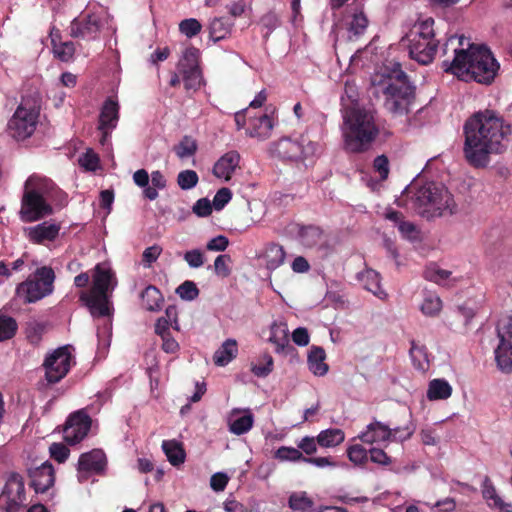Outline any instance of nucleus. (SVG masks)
<instances>
[{
  "label": "nucleus",
  "mask_w": 512,
  "mask_h": 512,
  "mask_svg": "<svg viewBox=\"0 0 512 512\" xmlns=\"http://www.w3.org/2000/svg\"><path fill=\"white\" fill-rule=\"evenodd\" d=\"M512 127L499 114L486 109L474 113L464 124V157L475 168H485L491 155L504 152Z\"/></svg>",
  "instance_id": "1"
},
{
  "label": "nucleus",
  "mask_w": 512,
  "mask_h": 512,
  "mask_svg": "<svg viewBox=\"0 0 512 512\" xmlns=\"http://www.w3.org/2000/svg\"><path fill=\"white\" fill-rule=\"evenodd\" d=\"M449 46L453 47L454 58L451 62H443L445 72L460 80H474L484 85H490L495 80L500 65L489 48L470 43L464 36L450 37L445 49Z\"/></svg>",
  "instance_id": "2"
},
{
  "label": "nucleus",
  "mask_w": 512,
  "mask_h": 512,
  "mask_svg": "<svg viewBox=\"0 0 512 512\" xmlns=\"http://www.w3.org/2000/svg\"><path fill=\"white\" fill-rule=\"evenodd\" d=\"M372 84L375 94L383 97V105L387 111L395 115L408 113V107L414 99V87L399 63L375 74Z\"/></svg>",
  "instance_id": "3"
},
{
  "label": "nucleus",
  "mask_w": 512,
  "mask_h": 512,
  "mask_svg": "<svg viewBox=\"0 0 512 512\" xmlns=\"http://www.w3.org/2000/svg\"><path fill=\"white\" fill-rule=\"evenodd\" d=\"M344 124L345 148L352 153L368 151L379 134L373 113L363 108L347 109Z\"/></svg>",
  "instance_id": "4"
},
{
  "label": "nucleus",
  "mask_w": 512,
  "mask_h": 512,
  "mask_svg": "<svg viewBox=\"0 0 512 512\" xmlns=\"http://www.w3.org/2000/svg\"><path fill=\"white\" fill-rule=\"evenodd\" d=\"M458 211L452 193L440 183L429 181L418 187V215L428 220L452 216Z\"/></svg>",
  "instance_id": "5"
},
{
  "label": "nucleus",
  "mask_w": 512,
  "mask_h": 512,
  "mask_svg": "<svg viewBox=\"0 0 512 512\" xmlns=\"http://www.w3.org/2000/svg\"><path fill=\"white\" fill-rule=\"evenodd\" d=\"M48 185V180L35 175L26 180L20 209L22 221L34 222L52 214L53 209L44 197Z\"/></svg>",
  "instance_id": "6"
},
{
  "label": "nucleus",
  "mask_w": 512,
  "mask_h": 512,
  "mask_svg": "<svg viewBox=\"0 0 512 512\" xmlns=\"http://www.w3.org/2000/svg\"><path fill=\"white\" fill-rule=\"evenodd\" d=\"M112 278L113 273L110 269L97 264L93 269L91 288L80 292V301L89 309L93 317L110 315L108 291Z\"/></svg>",
  "instance_id": "7"
},
{
  "label": "nucleus",
  "mask_w": 512,
  "mask_h": 512,
  "mask_svg": "<svg viewBox=\"0 0 512 512\" xmlns=\"http://www.w3.org/2000/svg\"><path fill=\"white\" fill-rule=\"evenodd\" d=\"M55 273L51 267L37 268L25 281L16 287V295L24 303H34L53 291Z\"/></svg>",
  "instance_id": "8"
},
{
  "label": "nucleus",
  "mask_w": 512,
  "mask_h": 512,
  "mask_svg": "<svg viewBox=\"0 0 512 512\" xmlns=\"http://www.w3.org/2000/svg\"><path fill=\"white\" fill-rule=\"evenodd\" d=\"M38 118L39 108L22 101L8 122L10 136L18 141L29 138L36 129Z\"/></svg>",
  "instance_id": "9"
},
{
  "label": "nucleus",
  "mask_w": 512,
  "mask_h": 512,
  "mask_svg": "<svg viewBox=\"0 0 512 512\" xmlns=\"http://www.w3.org/2000/svg\"><path fill=\"white\" fill-rule=\"evenodd\" d=\"M25 502L24 479L19 473L12 472L0 496V506L5 512H20L26 506Z\"/></svg>",
  "instance_id": "10"
},
{
  "label": "nucleus",
  "mask_w": 512,
  "mask_h": 512,
  "mask_svg": "<svg viewBox=\"0 0 512 512\" xmlns=\"http://www.w3.org/2000/svg\"><path fill=\"white\" fill-rule=\"evenodd\" d=\"M200 50L194 46L185 49L177 64L186 90H196L201 85L202 73L199 66Z\"/></svg>",
  "instance_id": "11"
},
{
  "label": "nucleus",
  "mask_w": 512,
  "mask_h": 512,
  "mask_svg": "<svg viewBox=\"0 0 512 512\" xmlns=\"http://www.w3.org/2000/svg\"><path fill=\"white\" fill-rule=\"evenodd\" d=\"M248 108L235 113V123L237 129H246L249 137L265 140L271 136L273 129L272 119L267 114L249 116L247 120Z\"/></svg>",
  "instance_id": "12"
},
{
  "label": "nucleus",
  "mask_w": 512,
  "mask_h": 512,
  "mask_svg": "<svg viewBox=\"0 0 512 512\" xmlns=\"http://www.w3.org/2000/svg\"><path fill=\"white\" fill-rule=\"evenodd\" d=\"M72 355L69 346L59 347L46 356L43 366L48 383L55 384L61 381L71 368Z\"/></svg>",
  "instance_id": "13"
},
{
  "label": "nucleus",
  "mask_w": 512,
  "mask_h": 512,
  "mask_svg": "<svg viewBox=\"0 0 512 512\" xmlns=\"http://www.w3.org/2000/svg\"><path fill=\"white\" fill-rule=\"evenodd\" d=\"M272 151L283 160L303 161L315 153L316 144L308 141L304 145L303 142L292 140L291 138H282L273 143Z\"/></svg>",
  "instance_id": "14"
},
{
  "label": "nucleus",
  "mask_w": 512,
  "mask_h": 512,
  "mask_svg": "<svg viewBox=\"0 0 512 512\" xmlns=\"http://www.w3.org/2000/svg\"><path fill=\"white\" fill-rule=\"evenodd\" d=\"M91 425L92 419L84 410H78L70 414L63 429L65 442L70 445L79 443L87 436Z\"/></svg>",
  "instance_id": "15"
},
{
  "label": "nucleus",
  "mask_w": 512,
  "mask_h": 512,
  "mask_svg": "<svg viewBox=\"0 0 512 512\" xmlns=\"http://www.w3.org/2000/svg\"><path fill=\"white\" fill-rule=\"evenodd\" d=\"M434 20L427 18L418 27V64H429L437 52V42L434 37Z\"/></svg>",
  "instance_id": "16"
},
{
  "label": "nucleus",
  "mask_w": 512,
  "mask_h": 512,
  "mask_svg": "<svg viewBox=\"0 0 512 512\" xmlns=\"http://www.w3.org/2000/svg\"><path fill=\"white\" fill-rule=\"evenodd\" d=\"M500 342L495 350V360L498 368L505 373L512 370V316L504 333L498 332Z\"/></svg>",
  "instance_id": "17"
},
{
  "label": "nucleus",
  "mask_w": 512,
  "mask_h": 512,
  "mask_svg": "<svg viewBox=\"0 0 512 512\" xmlns=\"http://www.w3.org/2000/svg\"><path fill=\"white\" fill-rule=\"evenodd\" d=\"M30 486L36 493H44L54 485L55 471L49 461L28 469Z\"/></svg>",
  "instance_id": "18"
},
{
  "label": "nucleus",
  "mask_w": 512,
  "mask_h": 512,
  "mask_svg": "<svg viewBox=\"0 0 512 512\" xmlns=\"http://www.w3.org/2000/svg\"><path fill=\"white\" fill-rule=\"evenodd\" d=\"M100 31V20L95 14H87L71 22L70 35L74 38L94 39Z\"/></svg>",
  "instance_id": "19"
},
{
  "label": "nucleus",
  "mask_w": 512,
  "mask_h": 512,
  "mask_svg": "<svg viewBox=\"0 0 512 512\" xmlns=\"http://www.w3.org/2000/svg\"><path fill=\"white\" fill-rule=\"evenodd\" d=\"M422 276L427 281L445 287H453L462 279L461 276H453L452 271L442 269L438 264L434 262L425 266L422 272Z\"/></svg>",
  "instance_id": "20"
},
{
  "label": "nucleus",
  "mask_w": 512,
  "mask_h": 512,
  "mask_svg": "<svg viewBox=\"0 0 512 512\" xmlns=\"http://www.w3.org/2000/svg\"><path fill=\"white\" fill-rule=\"evenodd\" d=\"M106 464L107 461L104 452L101 449H93L90 452L80 455L78 471L100 474L105 470Z\"/></svg>",
  "instance_id": "21"
},
{
  "label": "nucleus",
  "mask_w": 512,
  "mask_h": 512,
  "mask_svg": "<svg viewBox=\"0 0 512 512\" xmlns=\"http://www.w3.org/2000/svg\"><path fill=\"white\" fill-rule=\"evenodd\" d=\"M398 429H390L388 426L375 421L367 426L365 432L359 435V439L365 444H374L388 441L396 437Z\"/></svg>",
  "instance_id": "22"
},
{
  "label": "nucleus",
  "mask_w": 512,
  "mask_h": 512,
  "mask_svg": "<svg viewBox=\"0 0 512 512\" xmlns=\"http://www.w3.org/2000/svg\"><path fill=\"white\" fill-rule=\"evenodd\" d=\"M239 162L240 154L235 150L228 151L214 164V176L217 178H224L225 181H229L232 177V174L239 166Z\"/></svg>",
  "instance_id": "23"
},
{
  "label": "nucleus",
  "mask_w": 512,
  "mask_h": 512,
  "mask_svg": "<svg viewBox=\"0 0 512 512\" xmlns=\"http://www.w3.org/2000/svg\"><path fill=\"white\" fill-rule=\"evenodd\" d=\"M119 109L118 101L108 97L100 110L98 129H115L119 121Z\"/></svg>",
  "instance_id": "24"
},
{
  "label": "nucleus",
  "mask_w": 512,
  "mask_h": 512,
  "mask_svg": "<svg viewBox=\"0 0 512 512\" xmlns=\"http://www.w3.org/2000/svg\"><path fill=\"white\" fill-rule=\"evenodd\" d=\"M357 278L367 291L371 292L379 299L383 300L387 297V293L381 287V277L377 271L365 269L357 274Z\"/></svg>",
  "instance_id": "25"
},
{
  "label": "nucleus",
  "mask_w": 512,
  "mask_h": 512,
  "mask_svg": "<svg viewBox=\"0 0 512 512\" xmlns=\"http://www.w3.org/2000/svg\"><path fill=\"white\" fill-rule=\"evenodd\" d=\"M60 227L56 224H48L43 222L30 228L29 238L36 244H42L45 241H53L59 234Z\"/></svg>",
  "instance_id": "26"
},
{
  "label": "nucleus",
  "mask_w": 512,
  "mask_h": 512,
  "mask_svg": "<svg viewBox=\"0 0 512 512\" xmlns=\"http://www.w3.org/2000/svg\"><path fill=\"white\" fill-rule=\"evenodd\" d=\"M326 353L320 346H312L308 354V367L316 376H324L328 372V365L325 363Z\"/></svg>",
  "instance_id": "27"
},
{
  "label": "nucleus",
  "mask_w": 512,
  "mask_h": 512,
  "mask_svg": "<svg viewBox=\"0 0 512 512\" xmlns=\"http://www.w3.org/2000/svg\"><path fill=\"white\" fill-rule=\"evenodd\" d=\"M298 237L303 246L313 248L322 241L323 230L316 225H300L298 227Z\"/></svg>",
  "instance_id": "28"
},
{
  "label": "nucleus",
  "mask_w": 512,
  "mask_h": 512,
  "mask_svg": "<svg viewBox=\"0 0 512 512\" xmlns=\"http://www.w3.org/2000/svg\"><path fill=\"white\" fill-rule=\"evenodd\" d=\"M163 302L161 291L154 285H148L141 293V305L148 311H159Z\"/></svg>",
  "instance_id": "29"
},
{
  "label": "nucleus",
  "mask_w": 512,
  "mask_h": 512,
  "mask_svg": "<svg viewBox=\"0 0 512 512\" xmlns=\"http://www.w3.org/2000/svg\"><path fill=\"white\" fill-rule=\"evenodd\" d=\"M233 23L226 17H216L209 25V37L214 42L225 39L231 33Z\"/></svg>",
  "instance_id": "30"
},
{
  "label": "nucleus",
  "mask_w": 512,
  "mask_h": 512,
  "mask_svg": "<svg viewBox=\"0 0 512 512\" xmlns=\"http://www.w3.org/2000/svg\"><path fill=\"white\" fill-rule=\"evenodd\" d=\"M238 352L237 343L233 339H227L222 346L214 353L213 361L217 366L227 365Z\"/></svg>",
  "instance_id": "31"
},
{
  "label": "nucleus",
  "mask_w": 512,
  "mask_h": 512,
  "mask_svg": "<svg viewBox=\"0 0 512 512\" xmlns=\"http://www.w3.org/2000/svg\"><path fill=\"white\" fill-rule=\"evenodd\" d=\"M452 394L451 385L444 379H434L430 381L427 398L433 400H445L448 399Z\"/></svg>",
  "instance_id": "32"
},
{
  "label": "nucleus",
  "mask_w": 512,
  "mask_h": 512,
  "mask_svg": "<svg viewBox=\"0 0 512 512\" xmlns=\"http://www.w3.org/2000/svg\"><path fill=\"white\" fill-rule=\"evenodd\" d=\"M345 439V434L341 429L330 428L321 431L317 436V443L321 447L330 448L341 444Z\"/></svg>",
  "instance_id": "33"
},
{
  "label": "nucleus",
  "mask_w": 512,
  "mask_h": 512,
  "mask_svg": "<svg viewBox=\"0 0 512 512\" xmlns=\"http://www.w3.org/2000/svg\"><path fill=\"white\" fill-rule=\"evenodd\" d=\"M163 451L168 459V461L173 466H178L185 461V452L180 443L175 440L163 441L162 443Z\"/></svg>",
  "instance_id": "34"
},
{
  "label": "nucleus",
  "mask_w": 512,
  "mask_h": 512,
  "mask_svg": "<svg viewBox=\"0 0 512 512\" xmlns=\"http://www.w3.org/2000/svg\"><path fill=\"white\" fill-rule=\"evenodd\" d=\"M426 316H437L442 310V301L436 292L424 291V299L420 307Z\"/></svg>",
  "instance_id": "35"
},
{
  "label": "nucleus",
  "mask_w": 512,
  "mask_h": 512,
  "mask_svg": "<svg viewBox=\"0 0 512 512\" xmlns=\"http://www.w3.org/2000/svg\"><path fill=\"white\" fill-rule=\"evenodd\" d=\"M285 250L283 246L272 243L270 244L265 253L266 267L269 270H274L281 266L285 260Z\"/></svg>",
  "instance_id": "36"
},
{
  "label": "nucleus",
  "mask_w": 512,
  "mask_h": 512,
  "mask_svg": "<svg viewBox=\"0 0 512 512\" xmlns=\"http://www.w3.org/2000/svg\"><path fill=\"white\" fill-rule=\"evenodd\" d=\"M167 180L163 173L159 170H155L151 173V185L143 190V195L150 201L158 198V191L166 188Z\"/></svg>",
  "instance_id": "37"
},
{
  "label": "nucleus",
  "mask_w": 512,
  "mask_h": 512,
  "mask_svg": "<svg viewBox=\"0 0 512 512\" xmlns=\"http://www.w3.org/2000/svg\"><path fill=\"white\" fill-rule=\"evenodd\" d=\"M254 416L250 410H246L243 416L236 419H230L229 430L235 435H243L247 433L253 426Z\"/></svg>",
  "instance_id": "38"
},
{
  "label": "nucleus",
  "mask_w": 512,
  "mask_h": 512,
  "mask_svg": "<svg viewBox=\"0 0 512 512\" xmlns=\"http://www.w3.org/2000/svg\"><path fill=\"white\" fill-rule=\"evenodd\" d=\"M269 341L276 345L277 353L284 352L286 348H291V346H289L285 325H278L274 323L271 327Z\"/></svg>",
  "instance_id": "39"
},
{
  "label": "nucleus",
  "mask_w": 512,
  "mask_h": 512,
  "mask_svg": "<svg viewBox=\"0 0 512 512\" xmlns=\"http://www.w3.org/2000/svg\"><path fill=\"white\" fill-rule=\"evenodd\" d=\"M288 505L293 511L309 512L314 505V501L307 496L306 492L292 493Z\"/></svg>",
  "instance_id": "40"
},
{
  "label": "nucleus",
  "mask_w": 512,
  "mask_h": 512,
  "mask_svg": "<svg viewBox=\"0 0 512 512\" xmlns=\"http://www.w3.org/2000/svg\"><path fill=\"white\" fill-rule=\"evenodd\" d=\"M51 41L53 52L56 58L63 62H68L73 58L75 53V45L72 41L57 42L54 37H52Z\"/></svg>",
  "instance_id": "41"
},
{
  "label": "nucleus",
  "mask_w": 512,
  "mask_h": 512,
  "mask_svg": "<svg viewBox=\"0 0 512 512\" xmlns=\"http://www.w3.org/2000/svg\"><path fill=\"white\" fill-rule=\"evenodd\" d=\"M354 6V12L352 13V20L349 24V30L353 32L355 35H361L364 33L365 29L368 26V19L365 13L363 12L362 7H359L355 3Z\"/></svg>",
  "instance_id": "42"
},
{
  "label": "nucleus",
  "mask_w": 512,
  "mask_h": 512,
  "mask_svg": "<svg viewBox=\"0 0 512 512\" xmlns=\"http://www.w3.org/2000/svg\"><path fill=\"white\" fill-rule=\"evenodd\" d=\"M197 148V143L191 136H184L173 150L180 159H184L193 156Z\"/></svg>",
  "instance_id": "43"
},
{
  "label": "nucleus",
  "mask_w": 512,
  "mask_h": 512,
  "mask_svg": "<svg viewBox=\"0 0 512 512\" xmlns=\"http://www.w3.org/2000/svg\"><path fill=\"white\" fill-rule=\"evenodd\" d=\"M16 320L4 314H0V342L13 338L17 332Z\"/></svg>",
  "instance_id": "44"
},
{
  "label": "nucleus",
  "mask_w": 512,
  "mask_h": 512,
  "mask_svg": "<svg viewBox=\"0 0 512 512\" xmlns=\"http://www.w3.org/2000/svg\"><path fill=\"white\" fill-rule=\"evenodd\" d=\"M274 458L279 461H282V462L283 461H291V462L303 461L304 462L305 456L302 454V452L298 448L281 446L275 451Z\"/></svg>",
  "instance_id": "45"
},
{
  "label": "nucleus",
  "mask_w": 512,
  "mask_h": 512,
  "mask_svg": "<svg viewBox=\"0 0 512 512\" xmlns=\"http://www.w3.org/2000/svg\"><path fill=\"white\" fill-rule=\"evenodd\" d=\"M198 181V174L194 170H183L177 175V184L182 190H190L194 188Z\"/></svg>",
  "instance_id": "46"
},
{
  "label": "nucleus",
  "mask_w": 512,
  "mask_h": 512,
  "mask_svg": "<svg viewBox=\"0 0 512 512\" xmlns=\"http://www.w3.org/2000/svg\"><path fill=\"white\" fill-rule=\"evenodd\" d=\"M202 25L195 18L184 19L179 23V31L187 38H193L201 32Z\"/></svg>",
  "instance_id": "47"
},
{
  "label": "nucleus",
  "mask_w": 512,
  "mask_h": 512,
  "mask_svg": "<svg viewBox=\"0 0 512 512\" xmlns=\"http://www.w3.org/2000/svg\"><path fill=\"white\" fill-rule=\"evenodd\" d=\"M176 293L183 300L192 301L199 295V289L193 281L186 280L176 289Z\"/></svg>",
  "instance_id": "48"
},
{
  "label": "nucleus",
  "mask_w": 512,
  "mask_h": 512,
  "mask_svg": "<svg viewBox=\"0 0 512 512\" xmlns=\"http://www.w3.org/2000/svg\"><path fill=\"white\" fill-rule=\"evenodd\" d=\"M347 456L356 465L364 464L368 460V451L360 444H354L347 449Z\"/></svg>",
  "instance_id": "49"
},
{
  "label": "nucleus",
  "mask_w": 512,
  "mask_h": 512,
  "mask_svg": "<svg viewBox=\"0 0 512 512\" xmlns=\"http://www.w3.org/2000/svg\"><path fill=\"white\" fill-rule=\"evenodd\" d=\"M261 360L263 363L254 365L251 370L257 377H266L273 370V358L269 354H264Z\"/></svg>",
  "instance_id": "50"
},
{
  "label": "nucleus",
  "mask_w": 512,
  "mask_h": 512,
  "mask_svg": "<svg viewBox=\"0 0 512 512\" xmlns=\"http://www.w3.org/2000/svg\"><path fill=\"white\" fill-rule=\"evenodd\" d=\"M373 170L378 173L380 180H386L390 172L388 157L384 154L377 156L373 161Z\"/></svg>",
  "instance_id": "51"
},
{
  "label": "nucleus",
  "mask_w": 512,
  "mask_h": 512,
  "mask_svg": "<svg viewBox=\"0 0 512 512\" xmlns=\"http://www.w3.org/2000/svg\"><path fill=\"white\" fill-rule=\"evenodd\" d=\"M229 263H231L230 255L221 254V255L217 256L214 261L215 273L221 277H228L231 273V269L229 268Z\"/></svg>",
  "instance_id": "52"
},
{
  "label": "nucleus",
  "mask_w": 512,
  "mask_h": 512,
  "mask_svg": "<svg viewBox=\"0 0 512 512\" xmlns=\"http://www.w3.org/2000/svg\"><path fill=\"white\" fill-rule=\"evenodd\" d=\"M232 198V192L229 188L223 187L220 188L212 201L213 207L215 210L220 211L222 210L231 200Z\"/></svg>",
  "instance_id": "53"
},
{
  "label": "nucleus",
  "mask_w": 512,
  "mask_h": 512,
  "mask_svg": "<svg viewBox=\"0 0 512 512\" xmlns=\"http://www.w3.org/2000/svg\"><path fill=\"white\" fill-rule=\"evenodd\" d=\"M50 456L58 463H64L69 454V449L63 443H52L49 447Z\"/></svg>",
  "instance_id": "54"
},
{
  "label": "nucleus",
  "mask_w": 512,
  "mask_h": 512,
  "mask_svg": "<svg viewBox=\"0 0 512 512\" xmlns=\"http://www.w3.org/2000/svg\"><path fill=\"white\" fill-rule=\"evenodd\" d=\"M317 437L305 436L303 437L297 444L298 449L302 452V454H306L307 456H311L317 452Z\"/></svg>",
  "instance_id": "55"
},
{
  "label": "nucleus",
  "mask_w": 512,
  "mask_h": 512,
  "mask_svg": "<svg viewBox=\"0 0 512 512\" xmlns=\"http://www.w3.org/2000/svg\"><path fill=\"white\" fill-rule=\"evenodd\" d=\"M162 253V248L159 245H153L146 248L142 254V261L145 267H151Z\"/></svg>",
  "instance_id": "56"
},
{
  "label": "nucleus",
  "mask_w": 512,
  "mask_h": 512,
  "mask_svg": "<svg viewBox=\"0 0 512 512\" xmlns=\"http://www.w3.org/2000/svg\"><path fill=\"white\" fill-rule=\"evenodd\" d=\"M79 164L88 171H95L99 164V157L93 151L88 150L79 158Z\"/></svg>",
  "instance_id": "57"
},
{
  "label": "nucleus",
  "mask_w": 512,
  "mask_h": 512,
  "mask_svg": "<svg viewBox=\"0 0 512 512\" xmlns=\"http://www.w3.org/2000/svg\"><path fill=\"white\" fill-rule=\"evenodd\" d=\"M184 260L191 268H199L204 264V255L201 250L193 249L185 252Z\"/></svg>",
  "instance_id": "58"
},
{
  "label": "nucleus",
  "mask_w": 512,
  "mask_h": 512,
  "mask_svg": "<svg viewBox=\"0 0 512 512\" xmlns=\"http://www.w3.org/2000/svg\"><path fill=\"white\" fill-rule=\"evenodd\" d=\"M228 245V238L224 235H218L207 242L206 249L209 251L222 252L226 250Z\"/></svg>",
  "instance_id": "59"
},
{
  "label": "nucleus",
  "mask_w": 512,
  "mask_h": 512,
  "mask_svg": "<svg viewBox=\"0 0 512 512\" xmlns=\"http://www.w3.org/2000/svg\"><path fill=\"white\" fill-rule=\"evenodd\" d=\"M213 204L207 198H201L193 206V212L199 217H207L212 213Z\"/></svg>",
  "instance_id": "60"
},
{
  "label": "nucleus",
  "mask_w": 512,
  "mask_h": 512,
  "mask_svg": "<svg viewBox=\"0 0 512 512\" xmlns=\"http://www.w3.org/2000/svg\"><path fill=\"white\" fill-rule=\"evenodd\" d=\"M228 482L229 477L225 473L217 472L211 476L210 486L214 491L220 492L226 488Z\"/></svg>",
  "instance_id": "61"
},
{
  "label": "nucleus",
  "mask_w": 512,
  "mask_h": 512,
  "mask_svg": "<svg viewBox=\"0 0 512 512\" xmlns=\"http://www.w3.org/2000/svg\"><path fill=\"white\" fill-rule=\"evenodd\" d=\"M482 496L487 502V505H489L490 502H493L499 496L496 488L488 477H485L482 484Z\"/></svg>",
  "instance_id": "62"
},
{
  "label": "nucleus",
  "mask_w": 512,
  "mask_h": 512,
  "mask_svg": "<svg viewBox=\"0 0 512 512\" xmlns=\"http://www.w3.org/2000/svg\"><path fill=\"white\" fill-rule=\"evenodd\" d=\"M160 337L162 339L161 348L164 352L174 354L179 351V343L174 339L171 333L162 335Z\"/></svg>",
  "instance_id": "63"
},
{
  "label": "nucleus",
  "mask_w": 512,
  "mask_h": 512,
  "mask_svg": "<svg viewBox=\"0 0 512 512\" xmlns=\"http://www.w3.org/2000/svg\"><path fill=\"white\" fill-rule=\"evenodd\" d=\"M260 22L265 28L268 29L269 32L273 31L280 25V19L278 15L273 11H269L264 14L261 17Z\"/></svg>",
  "instance_id": "64"
}]
</instances>
